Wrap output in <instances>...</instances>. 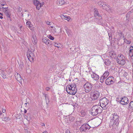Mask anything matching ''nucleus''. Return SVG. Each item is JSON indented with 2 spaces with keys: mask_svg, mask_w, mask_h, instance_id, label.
I'll list each match as a JSON object with an SVG mask.
<instances>
[{
  "mask_svg": "<svg viewBox=\"0 0 133 133\" xmlns=\"http://www.w3.org/2000/svg\"><path fill=\"white\" fill-rule=\"evenodd\" d=\"M109 74V73L108 71H106L105 72L103 75L101 77L100 80L101 82H103L104 81V80L108 77Z\"/></svg>",
  "mask_w": 133,
  "mask_h": 133,
  "instance_id": "12",
  "label": "nucleus"
},
{
  "mask_svg": "<svg viewBox=\"0 0 133 133\" xmlns=\"http://www.w3.org/2000/svg\"><path fill=\"white\" fill-rule=\"evenodd\" d=\"M4 119H5V120H6V119H7L6 117H5V118H4Z\"/></svg>",
  "mask_w": 133,
  "mask_h": 133,
  "instance_id": "58",
  "label": "nucleus"
},
{
  "mask_svg": "<svg viewBox=\"0 0 133 133\" xmlns=\"http://www.w3.org/2000/svg\"><path fill=\"white\" fill-rule=\"evenodd\" d=\"M66 133H70L69 130H66Z\"/></svg>",
  "mask_w": 133,
  "mask_h": 133,
  "instance_id": "46",
  "label": "nucleus"
},
{
  "mask_svg": "<svg viewBox=\"0 0 133 133\" xmlns=\"http://www.w3.org/2000/svg\"><path fill=\"white\" fill-rule=\"evenodd\" d=\"M42 126H45V124H44L43 123H42Z\"/></svg>",
  "mask_w": 133,
  "mask_h": 133,
  "instance_id": "54",
  "label": "nucleus"
},
{
  "mask_svg": "<svg viewBox=\"0 0 133 133\" xmlns=\"http://www.w3.org/2000/svg\"><path fill=\"white\" fill-rule=\"evenodd\" d=\"M30 24V21H28L26 22L27 26Z\"/></svg>",
  "mask_w": 133,
  "mask_h": 133,
  "instance_id": "42",
  "label": "nucleus"
},
{
  "mask_svg": "<svg viewBox=\"0 0 133 133\" xmlns=\"http://www.w3.org/2000/svg\"><path fill=\"white\" fill-rule=\"evenodd\" d=\"M83 86L85 91L87 93L91 91L92 87V84L89 82L86 83Z\"/></svg>",
  "mask_w": 133,
  "mask_h": 133,
  "instance_id": "7",
  "label": "nucleus"
},
{
  "mask_svg": "<svg viewBox=\"0 0 133 133\" xmlns=\"http://www.w3.org/2000/svg\"><path fill=\"white\" fill-rule=\"evenodd\" d=\"M60 17L62 19L67 20L68 21L70 19L69 16L66 15H62L60 16Z\"/></svg>",
  "mask_w": 133,
  "mask_h": 133,
  "instance_id": "21",
  "label": "nucleus"
},
{
  "mask_svg": "<svg viewBox=\"0 0 133 133\" xmlns=\"http://www.w3.org/2000/svg\"><path fill=\"white\" fill-rule=\"evenodd\" d=\"M81 121H77L76 122V124H77L79 125L81 124Z\"/></svg>",
  "mask_w": 133,
  "mask_h": 133,
  "instance_id": "40",
  "label": "nucleus"
},
{
  "mask_svg": "<svg viewBox=\"0 0 133 133\" xmlns=\"http://www.w3.org/2000/svg\"><path fill=\"white\" fill-rule=\"evenodd\" d=\"M98 4L100 7H102L103 9L105 6L106 4V3L103 2L101 1L98 2Z\"/></svg>",
  "mask_w": 133,
  "mask_h": 133,
  "instance_id": "23",
  "label": "nucleus"
},
{
  "mask_svg": "<svg viewBox=\"0 0 133 133\" xmlns=\"http://www.w3.org/2000/svg\"><path fill=\"white\" fill-rule=\"evenodd\" d=\"M31 24L27 26L29 28H30L31 27Z\"/></svg>",
  "mask_w": 133,
  "mask_h": 133,
  "instance_id": "49",
  "label": "nucleus"
},
{
  "mask_svg": "<svg viewBox=\"0 0 133 133\" xmlns=\"http://www.w3.org/2000/svg\"><path fill=\"white\" fill-rule=\"evenodd\" d=\"M53 44L55 46L57 47L58 48L59 47V46L60 45L59 43H57L56 42H54Z\"/></svg>",
  "mask_w": 133,
  "mask_h": 133,
  "instance_id": "32",
  "label": "nucleus"
},
{
  "mask_svg": "<svg viewBox=\"0 0 133 133\" xmlns=\"http://www.w3.org/2000/svg\"><path fill=\"white\" fill-rule=\"evenodd\" d=\"M103 9L109 12H110L111 11V9L109 5L106 4Z\"/></svg>",
  "mask_w": 133,
  "mask_h": 133,
  "instance_id": "26",
  "label": "nucleus"
},
{
  "mask_svg": "<svg viewBox=\"0 0 133 133\" xmlns=\"http://www.w3.org/2000/svg\"><path fill=\"white\" fill-rule=\"evenodd\" d=\"M129 108L131 109L133 108V101H132L130 102L129 104Z\"/></svg>",
  "mask_w": 133,
  "mask_h": 133,
  "instance_id": "33",
  "label": "nucleus"
},
{
  "mask_svg": "<svg viewBox=\"0 0 133 133\" xmlns=\"http://www.w3.org/2000/svg\"><path fill=\"white\" fill-rule=\"evenodd\" d=\"M34 50L31 51L28 50L27 52V56L29 61L32 62L35 58V56L34 52Z\"/></svg>",
  "mask_w": 133,
  "mask_h": 133,
  "instance_id": "4",
  "label": "nucleus"
},
{
  "mask_svg": "<svg viewBox=\"0 0 133 133\" xmlns=\"http://www.w3.org/2000/svg\"><path fill=\"white\" fill-rule=\"evenodd\" d=\"M65 3L64 0H57V4L59 5L64 4Z\"/></svg>",
  "mask_w": 133,
  "mask_h": 133,
  "instance_id": "22",
  "label": "nucleus"
},
{
  "mask_svg": "<svg viewBox=\"0 0 133 133\" xmlns=\"http://www.w3.org/2000/svg\"><path fill=\"white\" fill-rule=\"evenodd\" d=\"M66 33L68 36H70V35H71V30L69 29H67V30H66Z\"/></svg>",
  "mask_w": 133,
  "mask_h": 133,
  "instance_id": "30",
  "label": "nucleus"
},
{
  "mask_svg": "<svg viewBox=\"0 0 133 133\" xmlns=\"http://www.w3.org/2000/svg\"><path fill=\"white\" fill-rule=\"evenodd\" d=\"M2 114V113L1 111H0V115H1Z\"/></svg>",
  "mask_w": 133,
  "mask_h": 133,
  "instance_id": "55",
  "label": "nucleus"
},
{
  "mask_svg": "<svg viewBox=\"0 0 133 133\" xmlns=\"http://www.w3.org/2000/svg\"><path fill=\"white\" fill-rule=\"evenodd\" d=\"M99 18L100 19H99L97 21L98 23L99 24L103 25L104 24V23L103 22V20L102 19V17L101 16H100V17H99Z\"/></svg>",
  "mask_w": 133,
  "mask_h": 133,
  "instance_id": "27",
  "label": "nucleus"
},
{
  "mask_svg": "<svg viewBox=\"0 0 133 133\" xmlns=\"http://www.w3.org/2000/svg\"><path fill=\"white\" fill-rule=\"evenodd\" d=\"M1 7H2V5H1V6H0V8H1Z\"/></svg>",
  "mask_w": 133,
  "mask_h": 133,
  "instance_id": "61",
  "label": "nucleus"
},
{
  "mask_svg": "<svg viewBox=\"0 0 133 133\" xmlns=\"http://www.w3.org/2000/svg\"><path fill=\"white\" fill-rule=\"evenodd\" d=\"M90 128V126L88 124H86L82 125L80 127L79 130L81 132L86 131L89 130Z\"/></svg>",
  "mask_w": 133,
  "mask_h": 133,
  "instance_id": "8",
  "label": "nucleus"
},
{
  "mask_svg": "<svg viewBox=\"0 0 133 133\" xmlns=\"http://www.w3.org/2000/svg\"><path fill=\"white\" fill-rule=\"evenodd\" d=\"M94 16L95 17H96V16H97L100 17V16H101L98 13V10L97 9L95 8L94 9Z\"/></svg>",
  "mask_w": 133,
  "mask_h": 133,
  "instance_id": "24",
  "label": "nucleus"
},
{
  "mask_svg": "<svg viewBox=\"0 0 133 133\" xmlns=\"http://www.w3.org/2000/svg\"><path fill=\"white\" fill-rule=\"evenodd\" d=\"M46 24L48 25H51L52 24V22H46Z\"/></svg>",
  "mask_w": 133,
  "mask_h": 133,
  "instance_id": "41",
  "label": "nucleus"
},
{
  "mask_svg": "<svg viewBox=\"0 0 133 133\" xmlns=\"http://www.w3.org/2000/svg\"><path fill=\"white\" fill-rule=\"evenodd\" d=\"M15 76L16 80L20 83H22V80L21 76L19 74L16 72L15 73Z\"/></svg>",
  "mask_w": 133,
  "mask_h": 133,
  "instance_id": "14",
  "label": "nucleus"
},
{
  "mask_svg": "<svg viewBox=\"0 0 133 133\" xmlns=\"http://www.w3.org/2000/svg\"><path fill=\"white\" fill-rule=\"evenodd\" d=\"M22 26H20V29L21 30V29L22 28Z\"/></svg>",
  "mask_w": 133,
  "mask_h": 133,
  "instance_id": "56",
  "label": "nucleus"
},
{
  "mask_svg": "<svg viewBox=\"0 0 133 133\" xmlns=\"http://www.w3.org/2000/svg\"><path fill=\"white\" fill-rule=\"evenodd\" d=\"M69 120L71 121H72L75 119V118L74 117H70L69 118Z\"/></svg>",
  "mask_w": 133,
  "mask_h": 133,
  "instance_id": "37",
  "label": "nucleus"
},
{
  "mask_svg": "<svg viewBox=\"0 0 133 133\" xmlns=\"http://www.w3.org/2000/svg\"><path fill=\"white\" fill-rule=\"evenodd\" d=\"M1 7H2V5H1V6H0V8H1Z\"/></svg>",
  "mask_w": 133,
  "mask_h": 133,
  "instance_id": "62",
  "label": "nucleus"
},
{
  "mask_svg": "<svg viewBox=\"0 0 133 133\" xmlns=\"http://www.w3.org/2000/svg\"><path fill=\"white\" fill-rule=\"evenodd\" d=\"M79 115H80L81 116L83 117L85 115V113L83 111H81V113L79 114Z\"/></svg>",
  "mask_w": 133,
  "mask_h": 133,
  "instance_id": "35",
  "label": "nucleus"
},
{
  "mask_svg": "<svg viewBox=\"0 0 133 133\" xmlns=\"http://www.w3.org/2000/svg\"><path fill=\"white\" fill-rule=\"evenodd\" d=\"M43 42L47 45H49L50 40L46 37H44L42 39Z\"/></svg>",
  "mask_w": 133,
  "mask_h": 133,
  "instance_id": "18",
  "label": "nucleus"
},
{
  "mask_svg": "<svg viewBox=\"0 0 133 133\" xmlns=\"http://www.w3.org/2000/svg\"><path fill=\"white\" fill-rule=\"evenodd\" d=\"M25 115L24 117L28 121H30L31 120V118L30 117H28V116H26L25 117Z\"/></svg>",
  "mask_w": 133,
  "mask_h": 133,
  "instance_id": "39",
  "label": "nucleus"
},
{
  "mask_svg": "<svg viewBox=\"0 0 133 133\" xmlns=\"http://www.w3.org/2000/svg\"><path fill=\"white\" fill-rule=\"evenodd\" d=\"M39 1L37 0H34L33 1L34 4L36 6L39 3Z\"/></svg>",
  "mask_w": 133,
  "mask_h": 133,
  "instance_id": "31",
  "label": "nucleus"
},
{
  "mask_svg": "<svg viewBox=\"0 0 133 133\" xmlns=\"http://www.w3.org/2000/svg\"><path fill=\"white\" fill-rule=\"evenodd\" d=\"M131 43V41H127V43L128 44H130Z\"/></svg>",
  "mask_w": 133,
  "mask_h": 133,
  "instance_id": "45",
  "label": "nucleus"
},
{
  "mask_svg": "<svg viewBox=\"0 0 133 133\" xmlns=\"http://www.w3.org/2000/svg\"><path fill=\"white\" fill-rule=\"evenodd\" d=\"M0 75L4 78H6V75L4 71L1 69L0 70Z\"/></svg>",
  "mask_w": 133,
  "mask_h": 133,
  "instance_id": "25",
  "label": "nucleus"
},
{
  "mask_svg": "<svg viewBox=\"0 0 133 133\" xmlns=\"http://www.w3.org/2000/svg\"><path fill=\"white\" fill-rule=\"evenodd\" d=\"M129 102V101L127 97H124L120 101V103L122 105H126Z\"/></svg>",
  "mask_w": 133,
  "mask_h": 133,
  "instance_id": "11",
  "label": "nucleus"
},
{
  "mask_svg": "<svg viewBox=\"0 0 133 133\" xmlns=\"http://www.w3.org/2000/svg\"><path fill=\"white\" fill-rule=\"evenodd\" d=\"M0 15H3L2 14H1V13H0Z\"/></svg>",
  "mask_w": 133,
  "mask_h": 133,
  "instance_id": "60",
  "label": "nucleus"
},
{
  "mask_svg": "<svg viewBox=\"0 0 133 133\" xmlns=\"http://www.w3.org/2000/svg\"><path fill=\"white\" fill-rule=\"evenodd\" d=\"M2 8H4V9H3V11L4 12L5 15H6V16L8 18L10 19V16L11 15V14H10L9 11V10L6 9L7 8V7L4 8L3 7H2Z\"/></svg>",
  "mask_w": 133,
  "mask_h": 133,
  "instance_id": "13",
  "label": "nucleus"
},
{
  "mask_svg": "<svg viewBox=\"0 0 133 133\" xmlns=\"http://www.w3.org/2000/svg\"><path fill=\"white\" fill-rule=\"evenodd\" d=\"M83 99L85 101H87L88 102H91L92 100V98L90 97H89L88 95H85Z\"/></svg>",
  "mask_w": 133,
  "mask_h": 133,
  "instance_id": "15",
  "label": "nucleus"
},
{
  "mask_svg": "<svg viewBox=\"0 0 133 133\" xmlns=\"http://www.w3.org/2000/svg\"><path fill=\"white\" fill-rule=\"evenodd\" d=\"M2 111L3 113H5V110L4 108H3L2 109Z\"/></svg>",
  "mask_w": 133,
  "mask_h": 133,
  "instance_id": "44",
  "label": "nucleus"
},
{
  "mask_svg": "<svg viewBox=\"0 0 133 133\" xmlns=\"http://www.w3.org/2000/svg\"><path fill=\"white\" fill-rule=\"evenodd\" d=\"M102 112V109L99 105H96L93 106L89 113L93 116H96L98 114H100Z\"/></svg>",
  "mask_w": 133,
  "mask_h": 133,
  "instance_id": "3",
  "label": "nucleus"
},
{
  "mask_svg": "<svg viewBox=\"0 0 133 133\" xmlns=\"http://www.w3.org/2000/svg\"><path fill=\"white\" fill-rule=\"evenodd\" d=\"M114 78L112 76H110L107 78L105 81L106 84L108 85L113 84Z\"/></svg>",
  "mask_w": 133,
  "mask_h": 133,
  "instance_id": "9",
  "label": "nucleus"
},
{
  "mask_svg": "<svg viewBox=\"0 0 133 133\" xmlns=\"http://www.w3.org/2000/svg\"><path fill=\"white\" fill-rule=\"evenodd\" d=\"M25 104H26V105H29V103H25Z\"/></svg>",
  "mask_w": 133,
  "mask_h": 133,
  "instance_id": "50",
  "label": "nucleus"
},
{
  "mask_svg": "<svg viewBox=\"0 0 133 133\" xmlns=\"http://www.w3.org/2000/svg\"><path fill=\"white\" fill-rule=\"evenodd\" d=\"M128 14H127V16H128Z\"/></svg>",
  "mask_w": 133,
  "mask_h": 133,
  "instance_id": "63",
  "label": "nucleus"
},
{
  "mask_svg": "<svg viewBox=\"0 0 133 133\" xmlns=\"http://www.w3.org/2000/svg\"><path fill=\"white\" fill-rule=\"evenodd\" d=\"M64 28L65 29V30L66 31L67 30V29H68V28L66 26H64Z\"/></svg>",
  "mask_w": 133,
  "mask_h": 133,
  "instance_id": "48",
  "label": "nucleus"
},
{
  "mask_svg": "<svg viewBox=\"0 0 133 133\" xmlns=\"http://www.w3.org/2000/svg\"><path fill=\"white\" fill-rule=\"evenodd\" d=\"M118 63L121 65H124L125 63V57L123 55L119 54L117 57Z\"/></svg>",
  "mask_w": 133,
  "mask_h": 133,
  "instance_id": "6",
  "label": "nucleus"
},
{
  "mask_svg": "<svg viewBox=\"0 0 133 133\" xmlns=\"http://www.w3.org/2000/svg\"><path fill=\"white\" fill-rule=\"evenodd\" d=\"M2 15H0V18L1 19H2L3 18V17L2 16Z\"/></svg>",
  "mask_w": 133,
  "mask_h": 133,
  "instance_id": "51",
  "label": "nucleus"
},
{
  "mask_svg": "<svg viewBox=\"0 0 133 133\" xmlns=\"http://www.w3.org/2000/svg\"><path fill=\"white\" fill-rule=\"evenodd\" d=\"M109 55L112 58H115L117 56L116 54L113 51H111L109 52Z\"/></svg>",
  "mask_w": 133,
  "mask_h": 133,
  "instance_id": "17",
  "label": "nucleus"
},
{
  "mask_svg": "<svg viewBox=\"0 0 133 133\" xmlns=\"http://www.w3.org/2000/svg\"><path fill=\"white\" fill-rule=\"evenodd\" d=\"M43 6V4H41L39 2V3L36 5V7L37 9L39 10L41 7Z\"/></svg>",
  "mask_w": 133,
  "mask_h": 133,
  "instance_id": "28",
  "label": "nucleus"
},
{
  "mask_svg": "<svg viewBox=\"0 0 133 133\" xmlns=\"http://www.w3.org/2000/svg\"><path fill=\"white\" fill-rule=\"evenodd\" d=\"M119 116L117 113H114L111 115V120L109 124V126L112 127V129H115L118 127L119 123Z\"/></svg>",
  "mask_w": 133,
  "mask_h": 133,
  "instance_id": "1",
  "label": "nucleus"
},
{
  "mask_svg": "<svg viewBox=\"0 0 133 133\" xmlns=\"http://www.w3.org/2000/svg\"><path fill=\"white\" fill-rule=\"evenodd\" d=\"M108 35H109V38H110V36H111V34H110L109 33L108 34Z\"/></svg>",
  "mask_w": 133,
  "mask_h": 133,
  "instance_id": "53",
  "label": "nucleus"
},
{
  "mask_svg": "<svg viewBox=\"0 0 133 133\" xmlns=\"http://www.w3.org/2000/svg\"><path fill=\"white\" fill-rule=\"evenodd\" d=\"M47 37L49 38L52 40H53L54 39V38L51 36V35H48L47 36Z\"/></svg>",
  "mask_w": 133,
  "mask_h": 133,
  "instance_id": "34",
  "label": "nucleus"
},
{
  "mask_svg": "<svg viewBox=\"0 0 133 133\" xmlns=\"http://www.w3.org/2000/svg\"><path fill=\"white\" fill-rule=\"evenodd\" d=\"M26 112H27L26 110L25 109L24 110V112L25 113H26Z\"/></svg>",
  "mask_w": 133,
  "mask_h": 133,
  "instance_id": "52",
  "label": "nucleus"
},
{
  "mask_svg": "<svg viewBox=\"0 0 133 133\" xmlns=\"http://www.w3.org/2000/svg\"><path fill=\"white\" fill-rule=\"evenodd\" d=\"M31 40L33 44L34 45L36 44L37 43V39L35 35H34L32 36Z\"/></svg>",
  "mask_w": 133,
  "mask_h": 133,
  "instance_id": "16",
  "label": "nucleus"
},
{
  "mask_svg": "<svg viewBox=\"0 0 133 133\" xmlns=\"http://www.w3.org/2000/svg\"><path fill=\"white\" fill-rule=\"evenodd\" d=\"M105 63L107 65H108L110 63V61H109V59H106L105 60Z\"/></svg>",
  "mask_w": 133,
  "mask_h": 133,
  "instance_id": "29",
  "label": "nucleus"
},
{
  "mask_svg": "<svg viewBox=\"0 0 133 133\" xmlns=\"http://www.w3.org/2000/svg\"><path fill=\"white\" fill-rule=\"evenodd\" d=\"M30 14H28V17H29L30 16Z\"/></svg>",
  "mask_w": 133,
  "mask_h": 133,
  "instance_id": "59",
  "label": "nucleus"
},
{
  "mask_svg": "<svg viewBox=\"0 0 133 133\" xmlns=\"http://www.w3.org/2000/svg\"><path fill=\"white\" fill-rule=\"evenodd\" d=\"M51 27L53 28V29L52 30V31L53 33L56 32V31H55V27H54L53 26H51Z\"/></svg>",
  "mask_w": 133,
  "mask_h": 133,
  "instance_id": "36",
  "label": "nucleus"
},
{
  "mask_svg": "<svg viewBox=\"0 0 133 133\" xmlns=\"http://www.w3.org/2000/svg\"><path fill=\"white\" fill-rule=\"evenodd\" d=\"M66 90L68 94L72 95H75L77 90L76 84H73L68 85L66 87Z\"/></svg>",
  "mask_w": 133,
  "mask_h": 133,
  "instance_id": "2",
  "label": "nucleus"
},
{
  "mask_svg": "<svg viewBox=\"0 0 133 133\" xmlns=\"http://www.w3.org/2000/svg\"><path fill=\"white\" fill-rule=\"evenodd\" d=\"M43 133H47L46 131H44L43 132Z\"/></svg>",
  "mask_w": 133,
  "mask_h": 133,
  "instance_id": "57",
  "label": "nucleus"
},
{
  "mask_svg": "<svg viewBox=\"0 0 133 133\" xmlns=\"http://www.w3.org/2000/svg\"><path fill=\"white\" fill-rule=\"evenodd\" d=\"M99 95V92L97 91H95L91 94V96L94 99H97Z\"/></svg>",
  "mask_w": 133,
  "mask_h": 133,
  "instance_id": "10",
  "label": "nucleus"
},
{
  "mask_svg": "<svg viewBox=\"0 0 133 133\" xmlns=\"http://www.w3.org/2000/svg\"><path fill=\"white\" fill-rule=\"evenodd\" d=\"M43 95H44V96H45V98L46 100V101L47 100L48 101H49L48 98V96L46 94H44Z\"/></svg>",
  "mask_w": 133,
  "mask_h": 133,
  "instance_id": "38",
  "label": "nucleus"
},
{
  "mask_svg": "<svg viewBox=\"0 0 133 133\" xmlns=\"http://www.w3.org/2000/svg\"><path fill=\"white\" fill-rule=\"evenodd\" d=\"M49 89H50V88L48 87H46L45 88L46 90L47 91H48V90H49Z\"/></svg>",
  "mask_w": 133,
  "mask_h": 133,
  "instance_id": "47",
  "label": "nucleus"
},
{
  "mask_svg": "<svg viewBox=\"0 0 133 133\" xmlns=\"http://www.w3.org/2000/svg\"><path fill=\"white\" fill-rule=\"evenodd\" d=\"M91 77L95 80H97L99 78V76L93 72L92 74H91Z\"/></svg>",
  "mask_w": 133,
  "mask_h": 133,
  "instance_id": "19",
  "label": "nucleus"
},
{
  "mask_svg": "<svg viewBox=\"0 0 133 133\" xmlns=\"http://www.w3.org/2000/svg\"><path fill=\"white\" fill-rule=\"evenodd\" d=\"M109 101L105 97H104L101 99L100 100V106L103 109H105L107 108L106 106L108 104Z\"/></svg>",
  "mask_w": 133,
  "mask_h": 133,
  "instance_id": "5",
  "label": "nucleus"
},
{
  "mask_svg": "<svg viewBox=\"0 0 133 133\" xmlns=\"http://www.w3.org/2000/svg\"><path fill=\"white\" fill-rule=\"evenodd\" d=\"M2 2L3 3H2V5L3 6L4 5H5L6 3H5V2L3 1Z\"/></svg>",
  "mask_w": 133,
  "mask_h": 133,
  "instance_id": "43",
  "label": "nucleus"
},
{
  "mask_svg": "<svg viewBox=\"0 0 133 133\" xmlns=\"http://www.w3.org/2000/svg\"><path fill=\"white\" fill-rule=\"evenodd\" d=\"M133 46H131L129 51V56L131 57L132 59H133Z\"/></svg>",
  "mask_w": 133,
  "mask_h": 133,
  "instance_id": "20",
  "label": "nucleus"
}]
</instances>
